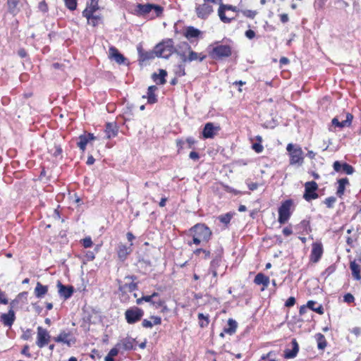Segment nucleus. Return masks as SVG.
Instances as JSON below:
<instances>
[{
	"instance_id": "ea45409f",
	"label": "nucleus",
	"mask_w": 361,
	"mask_h": 361,
	"mask_svg": "<svg viewBox=\"0 0 361 361\" xmlns=\"http://www.w3.org/2000/svg\"><path fill=\"white\" fill-rule=\"evenodd\" d=\"M89 16L90 18H86L87 19L88 23L93 26L97 25L99 21L101 20L100 16L94 15V13H92V15Z\"/></svg>"
},
{
	"instance_id": "5701e85b",
	"label": "nucleus",
	"mask_w": 361,
	"mask_h": 361,
	"mask_svg": "<svg viewBox=\"0 0 361 361\" xmlns=\"http://www.w3.org/2000/svg\"><path fill=\"white\" fill-rule=\"evenodd\" d=\"M292 349H286L284 350V357L286 359H292L296 357L299 351V345L295 339L292 340Z\"/></svg>"
},
{
	"instance_id": "9d476101",
	"label": "nucleus",
	"mask_w": 361,
	"mask_h": 361,
	"mask_svg": "<svg viewBox=\"0 0 361 361\" xmlns=\"http://www.w3.org/2000/svg\"><path fill=\"white\" fill-rule=\"evenodd\" d=\"M53 339L55 342L66 344L68 347L72 346L76 342L75 337L70 331H61L59 334Z\"/></svg>"
},
{
	"instance_id": "4c0bfd02",
	"label": "nucleus",
	"mask_w": 361,
	"mask_h": 361,
	"mask_svg": "<svg viewBox=\"0 0 361 361\" xmlns=\"http://www.w3.org/2000/svg\"><path fill=\"white\" fill-rule=\"evenodd\" d=\"M137 289V283H126L123 286H121L119 287V290L121 291H129V292H133L135 290Z\"/></svg>"
},
{
	"instance_id": "3c124183",
	"label": "nucleus",
	"mask_w": 361,
	"mask_h": 361,
	"mask_svg": "<svg viewBox=\"0 0 361 361\" xmlns=\"http://www.w3.org/2000/svg\"><path fill=\"white\" fill-rule=\"evenodd\" d=\"M82 244L84 247L88 248L92 246V240L90 237H86L82 240Z\"/></svg>"
},
{
	"instance_id": "c85d7f7f",
	"label": "nucleus",
	"mask_w": 361,
	"mask_h": 361,
	"mask_svg": "<svg viewBox=\"0 0 361 361\" xmlns=\"http://www.w3.org/2000/svg\"><path fill=\"white\" fill-rule=\"evenodd\" d=\"M118 128L116 125V123H108L106 125V135L107 138L110 139L111 137H114L117 135L118 133Z\"/></svg>"
},
{
	"instance_id": "39448f33",
	"label": "nucleus",
	"mask_w": 361,
	"mask_h": 361,
	"mask_svg": "<svg viewBox=\"0 0 361 361\" xmlns=\"http://www.w3.org/2000/svg\"><path fill=\"white\" fill-rule=\"evenodd\" d=\"M286 150L288 152L290 157V165L302 166L303 164L304 152L299 145L289 143L286 147Z\"/></svg>"
},
{
	"instance_id": "69168bd1",
	"label": "nucleus",
	"mask_w": 361,
	"mask_h": 361,
	"mask_svg": "<svg viewBox=\"0 0 361 361\" xmlns=\"http://www.w3.org/2000/svg\"><path fill=\"white\" fill-rule=\"evenodd\" d=\"M295 303V299L294 297H290L286 302L285 305L286 307H292Z\"/></svg>"
},
{
	"instance_id": "774afa93",
	"label": "nucleus",
	"mask_w": 361,
	"mask_h": 361,
	"mask_svg": "<svg viewBox=\"0 0 361 361\" xmlns=\"http://www.w3.org/2000/svg\"><path fill=\"white\" fill-rule=\"evenodd\" d=\"M283 234L286 236H289L290 235L292 234L293 233V230H292V228L291 226H287V227H285L283 229Z\"/></svg>"
},
{
	"instance_id": "49530a36",
	"label": "nucleus",
	"mask_w": 361,
	"mask_h": 361,
	"mask_svg": "<svg viewBox=\"0 0 361 361\" xmlns=\"http://www.w3.org/2000/svg\"><path fill=\"white\" fill-rule=\"evenodd\" d=\"M175 73L176 75L181 77L185 75V66L183 64H179L176 66L175 70Z\"/></svg>"
},
{
	"instance_id": "79ce46f5",
	"label": "nucleus",
	"mask_w": 361,
	"mask_h": 361,
	"mask_svg": "<svg viewBox=\"0 0 361 361\" xmlns=\"http://www.w3.org/2000/svg\"><path fill=\"white\" fill-rule=\"evenodd\" d=\"M231 218H232V215L229 213H226L225 214H223V215H221L219 216V221L226 225H227L230 223Z\"/></svg>"
},
{
	"instance_id": "393cba45",
	"label": "nucleus",
	"mask_w": 361,
	"mask_h": 361,
	"mask_svg": "<svg viewBox=\"0 0 361 361\" xmlns=\"http://www.w3.org/2000/svg\"><path fill=\"white\" fill-rule=\"evenodd\" d=\"M166 75L167 72L165 70L159 69V73L157 74L156 73H154L152 75V78L157 85H164L166 82Z\"/></svg>"
},
{
	"instance_id": "c756f323",
	"label": "nucleus",
	"mask_w": 361,
	"mask_h": 361,
	"mask_svg": "<svg viewBox=\"0 0 361 361\" xmlns=\"http://www.w3.org/2000/svg\"><path fill=\"white\" fill-rule=\"evenodd\" d=\"M48 292V286L42 285L40 282H37L35 288V295L37 298H43Z\"/></svg>"
},
{
	"instance_id": "2eb2a0df",
	"label": "nucleus",
	"mask_w": 361,
	"mask_h": 361,
	"mask_svg": "<svg viewBox=\"0 0 361 361\" xmlns=\"http://www.w3.org/2000/svg\"><path fill=\"white\" fill-rule=\"evenodd\" d=\"M323 254V247L321 243H314L310 255V260L312 262H317L321 259Z\"/></svg>"
},
{
	"instance_id": "4d7b16f0",
	"label": "nucleus",
	"mask_w": 361,
	"mask_h": 361,
	"mask_svg": "<svg viewBox=\"0 0 361 361\" xmlns=\"http://www.w3.org/2000/svg\"><path fill=\"white\" fill-rule=\"evenodd\" d=\"M8 303V300L4 292L0 290V304L6 305Z\"/></svg>"
},
{
	"instance_id": "6e6d98bb",
	"label": "nucleus",
	"mask_w": 361,
	"mask_h": 361,
	"mask_svg": "<svg viewBox=\"0 0 361 361\" xmlns=\"http://www.w3.org/2000/svg\"><path fill=\"white\" fill-rule=\"evenodd\" d=\"M252 148L257 152L260 153L263 151V146L261 145V143L257 142L254 143L252 146Z\"/></svg>"
},
{
	"instance_id": "ddd939ff",
	"label": "nucleus",
	"mask_w": 361,
	"mask_h": 361,
	"mask_svg": "<svg viewBox=\"0 0 361 361\" xmlns=\"http://www.w3.org/2000/svg\"><path fill=\"white\" fill-rule=\"evenodd\" d=\"M195 12L199 18L206 19L213 12V7L207 2L202 4H197Z\"/></svg>"
},
{
	"instance_id": "f8f14e48",
	"label": "nucleus",
	"mask_w": 361,
	"mask_h": 361,
	"mask_svg": "<svg viewBox=\"0 0 361 361\" xmlns=\"http://www.w3.org/2000/svg\"><path fill=\"white\" fill-rule=\"evenodd\" d=\"M51 338V336L49 335L48 331L46 329H44L42 326L37 327V336L36 344L39 348H44L47 345Z\"/></svg>"
},
{
	"instance_id": "6ab92c4d",
	"label": "nucleus",
	"mask_w": 361,
	"mask_h": 361,
	"mask_svg": "<svg viewBox=\"0 0 361 361\" xmlns=\"http://www.w3.org/2000/svg\"><path fill=\"white\" fill-rule=\"evenodd\" d=\"M57 286L59 288V294L61 297L63 298L65 300H67L72 296L74 291L73 286H66L63 285L60 281H58Z\"/></svg>"
},
{
	"instance_id": "412c9836",
	"label": "nucleus",
	"mask_w": 361,
	"mask_h": 361,
	"mask_svg": "<svg viewBox=\"0 0 361 361\" xmlns=\"http://www.w3.org/2000/svg\"><path fill=\"white\" fill-rule=\"evenodd\" d=\"M98 9V0H90L87 4L86 8L82 11V16L85 18H90L89 15H92Z\"/></svg>"
},
{
	"instance_id": "603ef678",
	"label": "nucleus",
	"mask_w": 361,
	"mask_h": 361,
	"mask_svg": "<svg viewBox=\"0 0 361 361\" xmlns=\"http://www.w3.org/2000/svg\"><path fill=\"white\" fill-rule=\"evenodd\" d=\"M355 300L354 296L351 293H346L343 296V301L347 303L353 302Z\"/></svg>"
},
{
	"instance_id": "20e7f679",
	"label": "nucleus",
	"mask_w": 361,
	"mask_h": 361,
	"mask_svg": "<svg viewBox=\"0 0 361 361\" xmlns=\"http://www.w3.org/2000/svg\"><path fill=\"white\" fill-rule=\"evenodd\" d=\"M209 56L214 60H220L227 58L232 54V47L229 44H221L216 42L209 47Z\"/></svg>"
},
{
	"instance_id": "dca6fc26",
	"label": "nucleus",
	"mask_w": 361,
	"mask_h": 361,
	"mask_svg": "<svg viewBox=\"0 0 361 361\" xmlns=\"http://www.w3.org/2000/svg\"><path fill=\"white\" fill-rule=\"evenodd\" d=\"M136 340L130 336L121 339L116 346L122 348L124 350H131L135 349Z\"/></svg>"
},
{
	"instance_id": "aec40b11",
	"label": "nucleus",
	"mask_w": 361,
	"mask_h": 361,
	"mask_svg": "<svg viewBox=\"0 0 361 361\" xmlns=\"http://www.w3.org/2000/svg\"><path fill=\"white\" fill-rule=\"evenodd\" d=\"M109 56L110 58L114 59L118 64H124L127 61V59L114 47L109 48Z\"/></svg>"
},
{
	"instance_id": "e2e57ef3",
	"label": "nucleus",
	"mask_w": 361,
	"mask_h": 361,
	"mask_svg": "<svg viewBox=\"0 0 361 361\" xmlns=\"http://www.w3.org/2000/svg\"><path fill=\"white\" fill-rule=\"evenodd\" d=\"M142 325L145 328H152L153 326L152 320H148L146 319L142 321Z\"/></svg>"
},
{
	"instance_id": "473e14b6",
	"label": "nucleus",
	"mask_w": 361,
	"mask_h": 361,
	"mask_svg": "<svg viewBox=\"0 0 361 361\" xmlns=\"http://www.w3.org/2000/svg\"><path fill=\"white\" fill-rule=\"evenodd\" d=\"M338 186L337 188L336 194L338 196L341 197L344 194L345 187L348 184V179L347 178H341L338 180Z\"/></svg>"
},
{
	"instance_id": "9b49d317",
	"label": "nucleus",
	"mask_w": 361,
	"mask_h": 361,
	"mask_svg": "<svg viewBox=\"0 0 361 361\" xmlns=\"http://www.w3.org/2000/svg\"><path fill=\"white\" fill-rule=\"evenodd\" d=\"M353 119V116L350 113H347L345 115H340L338 117H334L331 121V123L332 126L335 127L342 128L344 127H349L352 123Z\"/></svg>"
},
{
	"instance_id": "de8ad7c7",
	"label": "nucleus",
	"mask_w": 361,
	"mask_h": 361,
	"mask_svg": "<svg viewBox=\"0 0 361 361\" xmlns=\"http://www.w3.org/2000/svg\"><path fill=\"white\" fill-rule=\"evenodd\" d=\"M32 331L30 329H26L25 331H23V334L21 335V339L24 341H28L32 338Z\"/></svg>"
},
{
	"instance_id": "a19ab883",
	"label": "nucleus",
	"mask_w": 361,
	"mask_h": 361,
	"mask_svg": "<svg viewBox=\"0 0 361 361\" xmlns=\"http://www.w3.org/2000/svg\"><path fill=\"white\" fill-rule=\"evenodd\" d=\"M197 317L200 320V326L201 327L207 326L209 324V321L208 316H205L202 313H199Z\"/></svg>"
},
{
	"instance_id": "37998d69",
	"label": "nucleus",
	"mask_w": 361,
	"mask_h": 361,
	"mask_svg": "<svg viewBox=\"0 0 361 361\" xmlns=\"http://www.w3.org/2000/svg\"><path fill=\"white\" fill-rule=\"evenodd\" d=\"M341 166H342V171L348 175H350L354 172L353 167L347 163L342 164Z\"/></svg>"
},
{
	"instance_id": "4be33fe9",
	"label": "nucleus",
	"mask_w": 361,
	"mask_h": 361,
	"mask_svg": "<svg viewBox=\"0 0 361 361\" xmlns=\"http://www.w3.org/2000/svg\"><path fill=\"white\" fill-rule=\"evenodd\" d=\"M131 248L130 246H127L122 243L119 244L117 247V255L118 259L123 262L126 259L128 255L130 253Z\"/></svg>"
},
{
	"instance_id": "a18cd8bd",
	"label": "nucleus",
	"mask_w": 361,
	"mask_h": 361,
	"mask_svg": "<svg viewBox=\"0 0 361 361\" xmlns=\"http://www.w3.org/2000/svg\"><path fill=\"white\" fill-rule=\"evenodd\" d=\"M243 15L250 19H253L257 15V11L252 10H241L240 11Z\"/></svg>"
},
{
	"instance_id": "bf43d9fd",
	"label": "nucleus",
	"mask_w": 361,
	"mask_h": 361,
	"mask_svg": "<svg viewBox=\"0 0 361 361\" xmlns=\"http://www.w3.org/2000/svg\"><path fill=\"white\" fill-rule=\"evenodd\" d=\"M152 322V324H153V326L154 325H159V324H161V318L160 317H158V316H152L150 317Z\"/></svg>"
},
{
	"instance_id": "a211bd4d",
	"label": "nucleus",
	"mask_w": 361,
	"mask_h": 361,
	"mask_svg": "<svg viewBox=\"0 0 361 361\" xmlns=\"http://www.w3.org/2000/svg\"><path fill=\"white\" fill-rule=\"evenodd\" d=\"M16 320V314L13 310L9 309L7 313L1 315V322L5 326L11 327Z\"/></svg>"
},
{
	"instance_id": "f3484780",
	"label": "nucleus",
	"mask_w": 361,
	"mask_h": 361,
	"mask_svg": "<svg viewBox=\"0 0 361 361\" xmlns=\"http://www.w3.org/2000/svg\"><path fill=\"white\" fill-rule=\"evenodd\" d=\"M96 137L92 133H84L78 137V141L77 142V146L84 152L86 149V146L89 141L95 140Z\"/></svg>"
},
{
	"instance_id": "13d9d810",
	"label": "nucleus",
	"mask_w": 361,
	"mask_h": 361,
	"mask_svg": "<svg viewBox=\"0 0 361 361\" xmlns=\"http://www.w3.org/2000/svg\"><path fill=\"white\" fill-rule=\"evenodd\" d=\"M298 226L302 228L304 231H307V230L310 229V223L307 221L303 220Z\"/></svg>"
},
{
	"instance_id": "a878e982",
	"label": "nucleus",
	"mask_w": 361,
	"mask_h": 361,
	"mask_svg": "<svg viewBox=\"0 0 361 361\" xmlns=\"http://www.w3.org/2000/svg\"><path fill=\"white\" fill-rule=\"evenodd\" d=\"M201 35V31L197 28L194 27L193 26H189L185 28L184 36L188 39H191L193 38H197Z\"/></svg>"
},
{
	"instance_id": "7ed1b4c3",
	"label": "nucleus",
	"mask_w": 361,
	"mask_h": 361,
	"mask_svg": "<svg viewBox=\"0 0 361 361\" xmlns=\"http://www.w3.org/2000/svg\"><path fill=\"white\" fill-rule=\"evenodd\" d=\"M164 8L159 5L153 4H137L135 8V13L137 16H142L149 19H154L161 16Z\"/></svg>"
},
{
	"instance_id": "0eeeda50",
	"label": "nucleus",
	"mask_w": 361,
	"mask_h": 361,
	"mask_svg": "<svg viewBox=\"0 0 361 361\" xmlns=\"http://www.w3.org/2000/svg\"><path fill=\"white\" fill-rule=\"evenodd\" d=\"M179 49H183L185 51H188V55L187 58H184V63L192 62L193 61L197 60L201 62L206 58V55L192 51L190 45L188 42H183L180 43Z\"/></svg>"
},
{
	"instance_id": "7c9ffc66",
	"label": "nucleus",
	"mask_w": 361,
	"mask_h": 361,
	"mask_svg": "<svg viewBox=\"0 0 361 361\" xmlns=\"http://www.w3.org/2000/svg\"><path fill=\"white\" fill-rule=\"evenodd\" d=\"M350 268L352 271V275L355 280L361 279V267L360 266L355 262V261H353L350 264Z\"/></svg>"
},
{
	"instance_id": "052dcab7",
	"label": "nucleus",
	"mask_w": 361,
	"mask_h": 361,
	"mask_svg": "<svg viewBox=\"0 0 361 361\" xmlns=\"http://www.w3.org/2000/svg\"><path fill=\"white\" fill-rule=\"evenodd\" d=\"M221 6H224V8L227 10V11H235V12H239L240 10H238L237 8V7L235 6H233L232 5H226V4H220Z\"/></svg>"
},
{
	"instance_id": "c03bdc74",
	"label": "nucleus",
	"mask_w": 361,
	"mask_h": 361,
	"mask_svg": "<svg viewBox=\"0 0 361 361\" xmlns=\"http://www.w3.org/2000/svg\"><path fill=\"white\" fill-rule=\"evenodd\" d=\"M66 6L71 11H74L77 8V0H64Z\"/></svg>"
},
{
	"instance_id": "f03ea898",
	"label": "nucleus",
	"mask_w": 361,
	"mask_h": 361,
	"mask_svg": "<svg viewBox=\"0 0 361 361\" xmlns=\"http://www.w3.org/2000/svg\"><path fill=\"white\" fill-rule=\"evenodd\" d=\"M189 235L192 236V240L188 243V245L192 244L196 245H206L211 239L212 232L205 224H196L189 231Z\"/></svg>"
},
{
	"instance_id": "8fccbe9b",
	"label": "nucleus",
	"mask_w": 361,
	"mask_h": 361,
	"mask_svg": "<svg viewBox=\"0 0 361 361\" xmlns=\"http://www.w3.org/2000/svg\"><path fill=\"white\" fill-rule=\"evenodd\" d=\"M336 201V198L335 197L331 196V197H329L326 198L324 200V203L328 208H331V207H333Z\"/></svg>"
},
{
	"instance_id": "1a4fd4ad",
	"label": "nucleus",
	"mask_w": 361,
	"mask_h": 361,
	"mask_svg": "<svg viewBox=\"0 0 361 361\" xmlns=\"http://www.w3.org/2000/svg\"><path fill=\"white\" fill-rule=\"evenodd\" d=\"M317 189L318 185L315 181H309L305 183L303 198L307 202H310L312 200L318 198L319 195L317 193Z\"/></svg>"
},
{
	"instance_id": "cd10ccee",
	"label": "nucleus",
	"mask_w": 361,
	"mask_h": 361,
	"mask_svg": "<svg viewBox=\"0 0 361 361\" xmlns=\"http://www.w3.org/2000/svg\"><path fill=\"white\" fill-rule=\"evenodd\" d=\"M254 282L257 285H263L264 287L267 288L269 284L270 279L269 276H265L264 274L258 273L255 277Z\"/></svg>"
},
{
	"instance_id": "5fc2aeb1",
	"label": "nucleus",
	"mask_w": 361,
	"mask_h": 361,
	"mask_svg": "<svg viewBox=\"0 0 361 361\" xmlns=\"http://www.w3.org/2000/svg\"><path fill=\"white\" fill-rule=\"evenodd\" d=\"M274 356H276V354L274 353V351H270L267 354H264L261 356L259 360L261 361H265L268 359H269L270 357H272Z\"/></svg>"
},
{
	"instance_id": "c9c22d12",
	"label": "nucleus",
	"mask_w": 361,
	"mask_h": 361,
	"mask_svg": "<svg viewBox=\"0 0 361 361\" xmlns=\"http://www.w3.org/2000/svg\"><path fill=\"white\" fill-rule=\"evenodd\" d=\"M226 10L224 8V6H219V10H218V15L219 16V18L221 20L225 23H230L234 18H228L225 15V11Z\"/></svg>"
},
{
	"instance_id": "58836bf2",
	"label": "nucleus",
	"mask_w": 361,
	"mask_h": 361,
	"mask_svg": "<svg viewBox=\"0 0 361 361\" xmlns=\"http://www.w3.org/2000/svg\"><path fill=\"white\" fill-rule=\"evenodd\" d=\"M152 305L157 309L160 307H164V310L166 309V306L165 305V301L163 299L160 298L159 296L158 298L153 299Z\"/></svg>"
},
{
	"instance_id": "864d4df0",
	"label": "nucleus",
	"mask_w": 361,
	"mask_h": 361,
	"mask_svg": "<svg viewBox=\"0 0 361 361\" xmlns=\"http://www.w3.org/2000/svg\"><path fill=\"white\" fill-rule=\"evenodd\" d=\"M220 262H221V257H216L211 262L210 268H215V269H216L219 266Z\"/></svg>"
},
{
	"instance_id": "6e6552de",
	"label": "nucleus",
	"mask_w": 361,
	"mask_h": 361,
	"mask_svg": "<svg viewBox=\"0 0 361 361\" xmlns=\"http://www.w3.org/2000/svg\"><path fill=\"white\" fill-rule=\"evenodd\" d=\"M143 315L144 311L137 307H130L125 312L126 319L130 324H135L140 321Z\"/></svg>"
},
{
	"instance_id": "338daca9",
	"label": "nucleus",
	"mask_w": 361,
	"mask_h": 361,
	"mask_svg": "<svg viewBox=\"0 0 361 361\" xmlns=\"http://www.w3.org/2000/svg\"><path fill=\"white\" fill-rule=\"evenodd\" d=\"M245 35L249 39H252L255 37V32L252 30H247V31H245Z\"/></svg>"
},
{
	"instance_id": "680f3d73",
	"label": "nucleus",
	"mask_w": 361,
	"mask_h": 361,
	"mask_svg": "<svg viewBox=\"0 0 361 361\" xmlns=\"http://www.w3.org/2000/svg\"><path fill=\"white\" fill-rule=\"evenodd\" d=\"M21 354L25 355L27 357H31V354L29 352V345H25L21 350Z\"/></svg>"
},
{
	"instance_id": "b1692460",
	"label": "nucleus",
	"mask_w": 361,
	"mask_h": 361,
	"mask_svg": "<svg viewBox=\"0 0 361 361\" xmlns=\"http://www.w3.org/2000/svg\"><path fill=\"white\" fill-rule=\"evenodd\" d=\"M157 90V87L155 85H151L147 89L146 98L147 99V103L153 104L157 102V96L155 92ZM145 98V96H143Z\"/></svg>"
},
{
	"instance_id": "e433bc0d",
	"label": "nucleus",
	"mask_w": 361,
	"mask_h": 361,
	"mask_svg": "<svg viewBox=\"0 0 361 361\" xmlns=\"http://www.w3.org/2000/svg\"><path fill=\"white\" fill-rule=\"evenodd\" d=\"M317 341V347L320 350H324L326 346V341L323 334L318 333L315 335Z\"/></svg>"
},
{
	"instance_id": "72a5a7b5",
	"label": "nucleus",
	"mask_w": 361,
	"mask_h": 361,
	"mask_svg": "<svg viewBox=\"0 0 361 361\" xmlns=\"http://www.w3.org/2000/svg\"><path fill=\"white\" fill-rule=\"evenodd\" d=\"M316 304H317V302L315 301L309 300L307 302V307L309 309L312 310V311H314L319 314H324V308H323L322 305H319L317 307H315Z\"/></svg>"
},
{
	"instance_id": "f704fd0d",
	"label": "nucleus",
	"mask_w": 361,
	"mask_h": 361,
	"mask_svg": "<svg viewBox=\"0 0 361 361\" xmlns=\"http://www.w3.org/2000/svg\"><path fill=\"white\" fill-rule=\"evenodd\" d=\"M172 47H173V54L175 53L178 56H179L182 60V61L184 63V58H187L186 53L188 52V51H185L183 49H179V44L177 45L176 47H174L173 41L172 40Z\"/></svg>"
},
{
	"instance_id": "f257e3e1",
	"label": "nucleus",
	"mask_w": 361,
	"mask_h": 361,
	"mask_svg": "<svg viewBox=\"0 0 361 361\" xmlns=\"http://www.w3.org/2000/svg\"><path fill=\"white\" fill-rule=\"evenodd\" d=\"M139 60L145 61L153 59L154 56L169 59L173 54L172 39H166L157 44L154 51H145L141 46L137 47Z\"/></svg>"
},
{
	"instance_id": "09e8293b",
	"label": "nucleus",
	"mask_w": 361,
	"mask_h": 361,
	"mask_svg": "<svg viewBox=\"0 0 361 361\" xmlns=\"http://www.w3.org/2000/svg\"><path fill=\"white\" fill-rule=\"evenodd\" d=\"M158 297H159V293H157V292H154L150 295H144V296H142V300H144L145 302H149L152 305L153 299L156 298H158Z\"/></svg>"
},
{
	"instance_id": "bb28decb",
	"label": "nucleus",
	"mask_w": 361,
	"mask_h": 361,
	"mask_svg": "<svg viewBox=\"0 0 361 361\" xmlns=\"http://www.w3.org/2000/svg\"><path fill=\"white\" fill-rule=\"evenodd\" d=\"M20 0H7L8 11L13 16L17 15L20 11Z\"/></svg>"
},
{
	"instance_id": "4468645a",
	"label": "nucleus",
	"mask_w": 361,
	"mask_h": 361,
	"mask_svg": "<svg viewBox=\"0 0 361 361\" xmlns=\"http://www.w3.org/2000/svg\"><path fill=\"white\" fill-rule=\"evenodd\" d=\"M219 130V126H215L213 123H207L202 130V137L204 139L213 138Z\"/></svg>"
},
{
	"instance_id": "0e129e2a",
	"label": "nucleus",
	"mask_w": 361,
	"mask_h": 361,
	"mask_svg": "<svg viewBox=\"0 0 361 361\" xmlns=\"http://www.w3.org/2000/svg\"><path fill=\"white\" fill-rule=\"evenodd\" d=\"M39 8L42 12L45 13L48 11V6L45 1H41L39 4Z\"/></svg>"
},
{
	"instance_id": "423d86ee",
	"label": "nucleus",
	"mask_w": 361,
	"mask_h": 361,
	"mask_svg": "<svg viewBox=\"0 0 361 361\" xmlns=\"http://www.w3.org/2000/svg\"><path fill=\"white\" fill-rule=\"evenodd\" d=\"M293 204V200L290 199L283 202L279 207L278 221L281 224H284L290 219L291 216L290 207Z\"/></svg>"
},
{
	"instance_id": "2f4dec72",
	"label": "nucleus",
	"mask_w": 361,
	"mask_h": 361,
	"mask_svg": "<svg viewBox=\"0 0 361 361\" xmlns=\"http://www.w3.org/2000/svg\"><path fill=\"white\" fill-rule=\"evenodd\" d=\"M238 324L235 320L229 319L228 320V327L224 328V332L229 335H233L237 329Z\"/></svg>"
}]
</instances>
